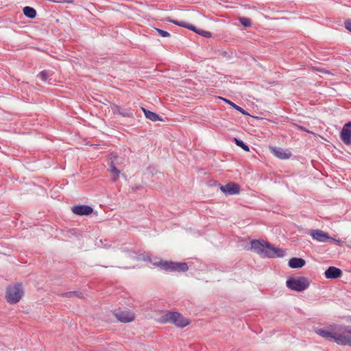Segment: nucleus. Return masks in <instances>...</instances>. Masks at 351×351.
Returning a JSON list of instances; mask_svg holds the SVG:
<instances>
[{
  "label": "nucleus",
  "mask_w": 351,
  "mask_h": 351,
  "mask_svg": "<svg viewBox=\"0 0 351 351\" xmlns=\"http://www.w3.org/2000/svg\"><path fill=\"white\" fill-rule=\"evenodd\" d=\"M115 316L119 321L124 323L131 322L135 318L134 314L127 310L116 313Z\"/></svg>",
  "instance_id": "f8f14e48"
},
{
  "label": "nucleus",
  "mask_w": 351,
  "mask_h": 351,
  "mask_svg": "<svg viewBox=\"0 0 351 351\" xmlns=\"http://www.w3.org/2000/svg\"><path fill=\"white\" fill-rule=\"evenodd\" d=\"M286 285L289 289L300 292L309 287L310 282L307 278L299 276L288 279Z\"/></svg>",
  "instance_id": "39448f33"
},
{
  "label": "nucleus",
  "mask_w": 351,
  "mask_h": 351,
  "mask_svg": "<svg viewBox=\"0 0 351 351\" xmlns=\"http://www.w3.org/2000/svg\"><path fill=\"white\" fill-rule=\"evenodd\" d=\"M265 243L266 242L265 241L261 242L258 240H253L251 241V250L256 252V254L263 256Z\"/></svg>",
  "instance_id": "4468645a"
},
{
  "label": "nucleus",
  "mask_w": 351,
  "mask_h": 351,
  "mask_svg": "<svg viewBox=\"0 0 351 351\" xmlns=\"http://www.w3.org/2000/svg\"><path fill=\"white\" fill-rule=\"evenodd\" d=\"M24 295V289L21 283L9 286L5 291L6 301L10 304L18 303Z\"/></svg>",
  "instance_id": "7ed1b4c3"
},
{
  "label": "nucleus",
  "mask_w": 351,
  "mask_h": 351,
  "mask_svg": "<svg viewBox=\"0 0 351 351\" xmlns=\"http://www.w3.org/2000/svg\"><path fill=\"white\" fill-rule=\"evenodd\" d=\"M296 126H297V128H298L299 130H302V131H305V132H308V133H313L312 132H311V131L308 130L306 128H305L304 127H303V126H302V125H297Z\"/></svg>",
  "instance_id": "c85d7f7f"
},
{
  "label": "nucleus",
  "mask_w": 351,
  "mask_h": 351,
  "mask_svg": "<svg viewBox=\"0 0 351 351\" xmlns=\"http://www.w3.org/2000/svg\"><path fill=\"white\" fill-rule=\"evenodd\" d=\"M222 100H223L226 103L228 104L230 106H231L233 108H234L235 110H237V111L240 112L241 113H242L243 114H248V113L245 110H243L241 107L237 106V104H235L234 103H233L232 101H231L230 100H228L227 99H225V98H222V97H220Z\"/></svg>",
  "instance_id": "412c9836"
},
{
  "label": "nucleus",
  "mask_w": 351,
  "mask_h": 351,
  "mask_svg": "<svg viewBox=\"0 0 351 351\" xmlns=\"http://www.w3.org/2000/svg\"><path fill=\"white\" fill-rule=\"evenodd\" d=\"M317 70L323 73L330 74V72L329 71L326 70L324 69H317Z\"/></svg>",
  "instance_id": "7c9ffc66"
},
{
  "label": "nucleus",
  "mask_w": 351,
  "mask_h": 351,
  "mask_svg": "<svg viewBox=\"0 0 351 351\" xmlns=\"http://www.w3.org/2000/svg\"><path fill=\"white\" fill-rule=\"evenodd\" d=\"M155 29L162 37H169L170 36L169 33L165 30L158 28H156Z\"/></svg>",
  "instance_id": "393cba45"
},
{
  "label": "nucleus",
  "mask_w": 351,
  "mask_h": 351,
  "mask_svg": "<svg viewBox=\"0 0 351 351\" xmlns=\"http://www.w3.org/2000/svg\"><path fill=\"white\" fill-rule=\"evenodd\" d=\"M23 14L29 19H34L36 17V11L33 8L26 6L23 8Z\"/></svg>",
  "instance_id": "aec40b11"
},
{
  "label": "nucleus",
  "mask_w": 351,
  "mask_h": 351,
  "mask_svg": "<svg viewBox=\"0 0 351 351\" xmlns=\"http://www.w3.org/2000/svg\"><path fill=\"white\" fill-rule=\"evenodd\" d=\"M340 136L341 139L346 145L351 143V121L343 125Z\"/></svg>",
  "instance_id": "9d476101"
},
{
  "label": "nucleus",
  "mask_w": 351,
  "mask_h": 351,
  "mask_svg": "<svg viewBox=\"0 0 351 351\" xmlns=\"http://www.w3.org/2000/svg\"><path fill=\"white\" fill-rule=\"evenodd\" d=\"M239 21L241 23V25L245 27H251L252 25L251 20L248 18L239 17Z\"/></svg>",
  "instance_id": "5701e85b"
},
{
  "label": "nucleus",
  "mask_w": 351,
  "mask_h": 351,
  "mask_svg": "<svg viewBox=\"0 0 351 351\" xmlns=\"http://www.w3.org/2000/svg\"><path fill=\"white\" fill-rule=\"evenodd\" d=\"M66 295L69 297H77V298H82V293H77V292H69L66 293Z\"/></svg>",
  "instance_id": "a878e982"
},
{
  "label": "nucleus",
  "mask_w": 351,
  "mask_h": 351,
  "mask_svg": "<svg viewBox=\"0 0 351 351\" xmlns=\"http://www.w3.org/2000/svg\"><path fill=\"white\" fill-rule=\"evenodd\" d=\"M346 28L351 32V21H346L345 23Z\"/></svg>",
  "instance_id": "c756f323"
},
{
  "label": "nucleus",
  "mask_w": 351,
  "mask_h": 351,
  "mask_svg": "<svg viewBox=\"0 0 351 351\" xmlns=\"http://www.w3.org/2000/svg\"><path fill=\"white\" fill-rule=\"evenodd\" d=\"M39 76L43 81H46L48 77V73L45 71H43L40 73Z\"/></svg>",
  "instance_id": "bb28decb"
},
{
  "label": "nucleus",
  "mask_w": 351,
  "mask_h": 351,
  "mask_svg": "<svg viewBox=\"0 0 351 351\" xmlns=\"http://www.w3.org/2000/svg\"><path fill=\"white\" fill-rule=\"evenodd\" d=\"M305 265V261L301 258H292L289 261L291 268H301Z\"/></svg>",
  "instance_id": "f3484780"
},
{
  "label": "nucleus",
  "mask_w": 351,
  "mask_h": 351,
  "mask_svg": "<svg viewBox=\"0 0 351 351\" xmlns=\"http://www.w3.org/2000/svg\"><path fill=\"white\" fill-rule=\"evenodd\" d=\"M71 210L77 215H89L93 212V209L87 205L74 206Z\"/></svg>",
  "instance_id": "ddd939ff"
},
{
  "label": "nucleus",
  "mask_w": 351,
  "mask_h": 351,
  "mask_svg": "<svg viewBox=\"0 0 351 351\" xmlns=\"http://www.w3.org/2000/svg\"><path fill=\"white\" fill-rule=\"evenodd\" d=\"M329 241H334L338 245H342L343 242L339 239H333V240H329Z\"/></svg>",
  "instance_id": "2f4dec72"
},
{
  "label": "nucleus",
  "mask_w": 351,
  "mask_h": 351,
  "mask_svg": "<svg viewBox=\"0 0 351 351\" xmlns=\"http://www.w3.org/2000/svg\"><path fill=\"white\" fill-rule=\"evenodd\" d=\"M271 152L277 158L281 160L288 159L291 157V153L280 147H269Z\"/></svg>",
  "instance_id": "9b49d317"
},
{
  "label": "nucleus",
  "mask_w": 351,
  "mask_h": 351,
  "mask_svg": "<svg viewBox=\"0 0 351 351\" xmlns=\"http://www.w3.org/2000/svg\"><path fill=\"white\" fill-rule=\"evenodd\" d=\"M221 191L226 195L238 194L239 193V186L234 182H228L226 185L220 186Z\"/></svg>",
  "instance_id": "1a4fd4ad"
},
{
  "label": "nucleus",
  "mask_w": 351,
  "mask_h": 351,
  "mask_svg": "<svg viewBox=\"0 0 351 351\" xmlns=\"http://www.w3.org/2000/svg\"><path fill=\"white\" fill-rule=\"evenodd\" d=\"M124 163V158L117 156H113L111 158L110 164H115V167H119Z\"/></svg>",
  "instance_id": "4be33fe9"
},
{
  "label": "nucleus",
  "mask_w": 351,
  "mask_h": 351,
  "mask_svg": "<svg viewBox=\"0 0 351 351\" xmlns=\"http://www.w3.org/2000/svg\"><path fill=\"white\" fill-rule=\"evenodd\" d=\"M310 234L313 239L319 242L324 243L329 241V240H333V238L330 237L327 232H325L319 229L311 230Z\"/></svg>",
  "instance_id": "6e6552de"
},
{
  "label": "nucleus",
  "mask_w": 351,
  "mask_h": 351,
  "mask_svg": "<svg viewBox=\"0 0 351 351\" xmlns=\"http://www.w3.org/2000/svg\"><path fill=\"white\" fill-rule=\"evenodd\" d=\"M167 21L170 22V23H172L173 24H176L177 25H179L180 27H185V28H187L190 30H192L196 33H197L199 35H202L206 38H209L211 36V33L209 32H207V31H204V30H202V29H197L195 27L191 25H189L188 23H186L184 22H178L176 20H173V19H171L169 18H168L167 19Z\"/></svg>",
  "instance_id": "0eeeda50"
},
{
  "label": "nucleus",
  "mask_w": 351,
  "mask_h": 351,
  "mask_svg": "<svg viewBox=\"0 0 351 351\" xmlns=\"http://www.w3.org/2000/svg\"><path fill=\"white\" fill-rule=\"evenodd\" d=\"M111 110L114 114H119L123 117H131L133 114L131 110H122L121 108L116 104H112L110 106Z\"/></svg>",
  "instance_id": "dca6fc26"
},
{
  "label": "nucleus",
  "mask_w": 351,
  "mask_h": 351,
  "mask_svg": "<svg viewBox=\"0 0 351 351\" xmlns=\"http://www.w3.org/2000/svg\"><path fill=\"white\" fill-rule=\"evenodd\" d=\"M53 3H73V0H55Z\"/></svg>",
  "instance_id": "cd10ccee"
},
{
  "label": "nucleus",
  "mask_w": 351,
  "mask_h": 351,
  "mask_svg": "<svg viewBox=\"0 0 351 351\" xmlns=\"http://www.w3.org/2000/svg\"><path fill=\"white\" fill-rule=\"evenodd\" d=\"M315 332L329 341L340 346H351V328L349 326H335L327 328H315Z\"/></svg>",
  "instance_id": "f257e3e1"
},
{
  "label": "nucleus",
  "mask_w": 351,
  "mask_h": 351,
  "mask_svg": "<svg viewBox=\"0 0 351 351\" xmlns=\"http://www.w3.org/2000/svg\"><path fill=\"white\" fill-rule=\"evenodd\" d=\"M342 271L335 267H329L325 271V276L328 279H335L341 277Z\"/></svg>",
  "instance_id": "2eb2a0df"
},
{
  "label": "nucleus",
  "mask_w": 351,
  "mask_h": 351,
  "mask_svg": "<svg viewBox=\"0 0 351 351\" xmlns=\"http://www.w3.org/2000/svg\"><path fill=\"white\" fill-rule=\"evenodd\" d=\"M284 252L279 247H276L266 242L263 256L268 258L282 257Z\"/></svg>",
  "instance_id": "423d86ee"
},
{
  "label": "nucleus",
  "mask_w": 351,
  "mask_h": 351,
  "mask_svg": "<svg viewBox=\"0 0 351 351\" xmlns=\"http://www.w3.org/2000/svg\"><path fill=\"white\" fill-rule=\"evenodd\" d=\"M142 110L143 111L145 117L152 121H157L162 120L161 118L156 113H155L154 112L146 110L144 108H142Z\"/></svg>",
  "instance_id": "6ab92c4d"
},
{
  "label": "nucleus",
  "mask_w": 351,
  "mask_h": 351,
  "mask_svg": "<svg viewBox=\"0 0 351 351\" xmlns=\"http://www.w3.org/2000/svg\"><path fill=\"white\" fill-rule=\"evenodd\" d=\"M161 324L170 323L176 327L182 328L190 324L189 319L185 318L178 312L168 311L163 314L158 319Z\"/></svg>",
  "instance_id": "f03ea898"
},
{
  "label": "nucleus",
  "mask_w": 351,
  "mask_h": 351,
  "mask_svg": "<svg viewBox=\"0 0 351 351\" xmlns=\"http://www.w3.org/2000/svg\"><path fill=\"white\" fill-rule=\"evenodd\" d=\"M234 141H235V143L237 144V145L241 147L245 152L250 151L249 147L247 145H245L241 140L234 138Z\"/></svg>",
  "instance_id": "b1692460"
},
{
  "label": "nucleus",
  "mask_w": 351,
  "mask_h": 351,
  "mask_svg": "<svg viewBox=\"0 0 351 351\" xmlns=\"http://www.w3.org/2000/svg\"><path fill=\"white\" fill-rule=\"evenodd\" d=\"M109 171L110 173L112 181L116 182L119 178L121 171L117 169V167H115V164H110Z\"/></svg>",
  "instance_id": "a211bd4d"
},
{
  "label": "nucleus",
  "mask_w": 351,
  "mask_h": 351,
  "mask_svg": "<svg viewBox=\"0 0 351 351\" xmlns=\"http://www.w3.org/2000/svg\"><path fill=\"white\" fill-rule=\"evenodd\" d=\"M154 265L160 267L165 271L184 272L189 269L186 263H176L173 261H160L153 263Z\"/></svg>",
  "instance_id": "20e7f679"
}]
</instances>
